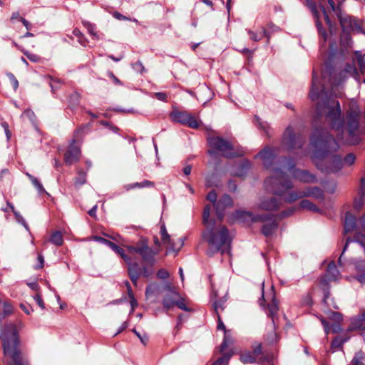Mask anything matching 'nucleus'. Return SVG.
Instances as JSON below:
<instances>
[{
    "label": "nucleus",
    "mask_w": 365,
    "mask_h": 365,
    "mask_svg": "<svg viewBox=\"0 0 365 365\" xmlns=\"http://www.w3.org/2000/svg\"><path fill=\"white\" fill-rule=\"evenodd\" d=\"M276 148L265 147L257 154L267 169L271 170V175L264 181L267 190L274 195L282 196L288 190L292 187V182L288 179L285 170L289 171L293 178L302 182L313 183L317 182V178L305 170L295 168V163L291 158H282L277 162L275 160Z\"/></svg>",
    "instance_id": "nucleus-1"
},
{
    "label": "nucleus",
    "mask_w": 365,
    "mask_h": 365,
    "mask_svg": "<svg viewBox=\"0 0 365 365\" xmlns=\"http://www.w3.org/2000/svg\"><path fill=\"white\" fill-rule=\"evenodd\" d=\"M309 98L312 101L320 100L317 104V116L319 118L324 117L325 120L331 125L333 129L343 133L344 123L341 118L339 102L325 91L324 86L314 68L312 72Z\"/></svg>",
    "instance_id": "nucleus-2"
},
{
    "label": "nucleus",
    "mask_w": 365,
    "mask_h": 365,
    "mask_svg": "<svg viewBox=\"0 0 365 365\" xmlns=\"http://www.w3.org/2000/svg\"><path fill=\"white\" fill-rule=\"evenodd\" d=\"M309 145L312 150L311 158L317 167L322 170L324 169L319 161L331 155L339 148V145L333 135L327 129L319 127L314 128Z\"/></svg>",
    "instance_id": "nucleus-3"
},
{
    "label": "nucleus",
    "mask_w": 365,
    "mask_h": 365,
    "mask_svg": "<svg viewBox=\"0 0 365 365\" xmlns=\"http://www.w3.org/2000/svg\"><path fill=\"white\" fill-rule=\"evenodd\" d=\"M344 227L345 235L353 231H356V233L354 237H348L346 240L342 252L338 260L340 267L344 266L343 263L344 255L351 243H354L355 246L365 252V213L360 217L358 225L356 217L351 212H346L344 217Z\"/></svg>",
    "instance_id": "nucleus-4"
},
{
    "label": "nucleus",
    "mask_w": 365,
    "mask_h": 365,
    "mask_svg": "<svg viewBox=\"0 0 365 365\" xmlns=\"http://www.w3.org/2000/svg\"><path fill=\"white\" fill-rule=\"evenodd\" d=\"M0 339L3 342L4 354L9 358V365H23L19 349L20 340L16 324L10 323L5 325L0 330Z\"/></svg>",
    "instance_id": "nucleus-5"
},
{
    "label": "nucleus",
    "mask_w": 365,
    "mask_h": 365,
    "mask_svg": "<svg viewBox=\"0 0 365 365\" xmlns=\"http://www.w3.org/2000/svg\"><path fill=\"white\" fill-rule=\"evenodd\" d=\"M204 240L208 244L207 255L221 251L222 253L230 248L231 238L226 227L222 225H209L202 232Z\"/></svg>",
    "instance_id": "nucleus-6"
},
{
    "label": "nucleus",
    "mask_w": 365,
    "mask_h": 365,
    "mask_svg": "<svg viewBox=\"0 0 365 365\" xmlns=\"http://www.w3.org/2000/svg\"><path fill=\"white\" fill-rule=\"evenodd\" d=\"M232 218L233 220L239 222H245L249 221L252 222H266L262 228V232L266 237L271 236L274 234L278 227L277 220L270 215H254L252 212L236 210L232 213Z\"/></svg>",
    "instance_id": "nucleus-7"
},
{
    "label": "nucleus",
    "mask_w": 365,
    "mask_h": 365,
    "mask_svg": "<svg viewBox=\"0 0 365 365\" xmlns=\"http://www.w3.org/2000/svg\"><path fill=\"white\" fill-rule=\"evenodd\" d=\"M207 140L209 146L212 148L208 150V154L211 156L215 155V150L221 153L222 156L227 158L243 155L242 151H235L232 144L222 137L209 136Z\"/></svg>",
    "instance_id": "nucleus-8"
},
{
    "label": "nucleus",
    "mask_w": 365,
    "mask_h": 365,
    "mask_svg": "<svg viewBox=\"0 0 365 365\" xmlns=\"http://www.w3.org/2000/svg\"><path fill=\"white\" fill-rule=\"evenodd\" d=\"M306 141L305 137L301 133L296 134L292 126L289 125L285 129L281 139L280 148H277L294 151L301 149Z\"/></svg>",
    "instance_id": "nucleus-9"
},
{
    "label": "nucleus",
    "mask_w": 365,
    "mask_h": 365,
    "mask_svg": "<svg viewBox=\"0 0 365 365\" xmlns=\"http://www.w3.org/2000/svg\"><path fill=\"white\" fill-rule=\"evenodd\" d=\"M347 129L348 138L346 143L351 145H356L359 142L357 131L359 125V114L357 112L351 111L347 114Z\"/></svg>",
    "instance_id": "nucleus-10"
},
{
    "label": "nucleus",
    "mask_w": 365,
    "mask_h": 365,
    "mask_svg": "<svg viewBox=\"0 0 365 365\" xmlns=\"http://www.w3.org/2000/svg\"><path fill=\"white\" fill-rule=\"evenodd\" d=\"M85 128H81L74 133L73 139L71 140L68 149L65 153L64 161L67 165H71L76 163L81 155L80 148L76 145V140L79 139L81 133H83Z\"/></svg>",
    "instance_id": "nucleus-11"
},
{
    "label": "nucleus",
    "mask_w": 365,
    "mask_h": 365,
    "mask_svg": "<svg viewBox=\"0 0 365 365\" xmlns=\"http://www.w3.org/2000/svg\"><path fill=\"white\" fill-rule=\"evenodd\" d=\"M173 121L186 125L192 128H197L200 125L198 120L193 115L187 111L174 110L170 113Z\"/></svg>",
    "instance_id": "nucleus-12"
},
{
    "label": "nucleus",
    "mask_w": 365,
    "mask_h": 365,
    "mask_svg": "<svg viewBox=\"0 0 365 365\" xmlns=\"http://www.w3.org/2000/svg\"><path fill=\"white\" fill-rule=\"evenodd\" d=\"M350 77L354 78L356 81H359V75L354 61L351 63H346L343 69L337 74H334L333 78L334 83L340 84Z\"/></svg>",
    "instance_id": "nucleus-13"
},
{
    "label": "nucleus",
    "mask_w": 365,
    "mask_h": 365,
    "mask_svg": "<svg viewBox=\"0 0 365 365\" xmlns=\"http://www.w3.org/2000/svg\"><path fill=\"white\" fill-rule=\"evenodd\" d=\"M307 4L309 5V7L312 10V12L313 13V14L314 16L315 23H316V26H317V30H318V34H319V36L320 38L322 40V41L320 43V51L322 53H324L327 51V49H326V42L328 40L329 35L325 29L323 28L322 24L319 22V13L317 11L316 5L314 3L311 2V1H308Z\"/></svg>",
    "instance_id": "nucleus-14"
},
{
    "label": "nucleus",
    "mask_w": 365,
    "mask_h": 365,
    "mask_svg": "<svg viewBox=\"0 0 365 365\" xmlns=\"http://www.w3.org/2000/svg\"><path fill=\"white\" fill-rule=\"evenodd\" d=\"M138 251L147 265L153 267L155 264L156 261L155 257L158 254L159 250L150 248L146 240H141V247Z\"/></svg>",
    "instance_id": "nucleus-15"
},
{
    "label": "nucleus",
    "mask_w": 365,
    "mask_h": 365,
    "mask_svg": "<svg viewBox=\"0 0 365 365\" xmlns=\"http://www.w3.org/2000/svg\"><path fill=\"white\" fill-rule=\"evenodd\" d=\"M343 27H349L350 30L365 34V23L359 19L349 17L341 21Z\"/></svg>",
    "instance_id": "nucleus-16"
},
{
    "label": "nucleus",
    "mask_w": 365,
    "mask_h": 365,
    "mask_svg": "<svg viewBox=\"0 0 365 365\" xmlns=\"http://www.w3.org/2000/svg\"><path fill=\"white\" fill-rule=\"evenodd\" d=\"M339 275V272L335 262L332 261L328 264L325 276L321 279V284H327L329 282L336 280Z\"/></svg>",
    "instance_id": "nucleus-17"
},
{
    "label": "nucleus",
    "mask_w": 365,
    "mask_h": 365,
    "mask_svg": "<svg viewBox=\"0 0 365 365\" xmlns=\"http://www.w3.org/2000/svg\"><path fill=\"white\" fill-rule=\"evenodd\" d=\"M232 205V199L227 194L224 195L221 199L216 204V214L217 217L221 220L223 216V210Z\"/></svg>",
    "instance_id": "nucleus-18"
},
{
    "label": "nucleus",
    "mask_w": 365,
    "mask_h": 365,
    "mask_svg": "<svg viewBox=\"0 0 365 365\" xmlns=\"http://www.w3.org/2000/svg\"><path fill=\"white\" fill-rule=\"evenodd\" d=\"M128 265V275L133 284L136 286L138 279L141 274V269L137 262H132L131 259L128 262H125Z\"/></svg>",
    "instance_id": "nucleus-19"
},
{
    "label": "nucleus",
    "mask_w": 365,
    "mask_h": 365,
    "mask_svg": "<svg viewBox=\"0 0 365 365\" xmlns=\"http://www.w3.org/2000/svg\"><path fill=\"white\" fill-rule=\"evenodd\" d=\"M343 160L339 155H332L329 161V165L324 169L327 173H336L343 167Z\"/></svg>",
    "instance_id": "nucleus-20"
},
{
    "label": "nucleus",
    "mask_w": 365,
    "mask_h": 365,
    "mask_svg": "<svg viewBox=\"0 0 365 365\" xmlns=\"http://www.w3.org/2000/svg\"><path fill=\"white\" fill-rule=\"evenodd\" d=\"M166 289L170 291V293L163 298V304L165 308L170 309L175 306V302L180 295L178 292L173 291L169 284L166 286Z\"/></svg>",
    "instance_id": "nucleus-21"
},
{
    "label": "nucleus",
    "mask_w": 365,
    "mask_h": 365,
    "mask_svg": "<svg viewBox=\"0 0 365 365\" xmlns=\"http://www.w3.org/2000/svg\"><path fill=\"white\" fill-rule=\"evenodd\" d=\"M356 274L354 278L361 284H365V261L359 260L354 262Z\"/></svg>",
    "instance_id": "nucleus-22"
},
{
    "label": "nucleus",
    "mask_w": 365,
    "mask_h": 365,
    "mask_svg": "<svg viewBox=\"0 0 365 365\" xmlns=\"http://www.w3.org/2000/svg\"><path fill=\"white\" fill-rule=\"evenodd\" d=\"M365 197V180L361 179L360 187L359 189V197L355 199L354 202V207L356 210L359 211L363 207L364 204Z\"/></svg>",
    "instance_id": "nucleus-23"
},
{
    "label": "nucleus",
    "mask_w": 365,
    "mask_h": 365,
    "mask_svg": "<svg viewBox=\"0 0 365 365\" xmlns=\"http://www.w3.org/2000/svg\"><path fill=\"white\" fill-rule=\"evenodd\" d=\"M279 207V202L275 197L263 200L259 205V208L264 210H276Z\"/></svg>",
    "instance_id": "nucleus-24"
},
{
    "label": "nucleus",
    "mask_w": 365,
    "mask_h": 365,
    "mask_svg": "<svg viewBox=\"0 0 365 365\" xmlns=\"http://www.w3.org/2000/svg\"><path fill=\"white\" fill-rule=\"evenodd\" d=\"M160 235L163 242L167 245L170 250L176 251L178 250V248L177 249L176 247L175 243L173 242L170 236L168 235L165 225H161Z\"/></svg>",
    "instance_id": "nucleus-25"
},
{
    "label": "nucleus",
    "mask_w": 365,
    "mask_h": 365,
    "mask_svg": "<svg viewBox=\"0 0 365 365\" xmlns=\"http://www.w3.org/2000/svg\"><path fill=\"white\" fill-rule=\"evenodd\" d=\"M349 330H365V312L357 317L353 318L351 322Z\"/></svg>",
    "instance_id": "nucleus-26"
},
{
    "label": "nucleus",
    "mask_w": 365,
    "mask_h": 365,
    "mask_svg": "<svg viewBox=\"0 0 365 365\" xmlns=\"http://www.w3.org/2000/svg\"><path fill=\"white\" fill-rule=\"evenodd\" d=\"M303 191L304 197H313L316 199H322L324 197L322 190L317 187H309Z\"/></svg>",
    "instance_id": "nucleus-27"
},
{
    "label": "nucleus",
    "mask_w": 365,
    "mask_h": 365,
    "mask_svg": "<svg viewBox=\"0 0 365 365\" xmlns=\"http://www.w3.org/2000/svg\"><path fill=\"white\" fill-rule=\"evenodd\" d=\"M271 297H272V303L270 304H269V306H268V314L272 319V321L274 322V317L277 314L279 308H278V304L275 299L274 290L273 286H272V287H271Z\"/></svg>",
    "instance_id": "nucleus-28"
},
{
    "label": "nucleus",
    "mask_w": 365,
    "mask_h": 365,
    "mask_svg": "<svg viewBox=\"0 0 365 365\" xmlns=\"http://www.w3.org/2000/svg\"><path fill=\"white\" fill-rule=\"evenodd\" d=\"M25 174L28 177L31 183L35 187V189L36 190V191L38 192V193L39 195L46 194L47 195H48V193L45 190L42 183L37 178L31 175V174H29L28 173H26Z\"/></svg>",
    "instance_id": "nucleus-29"
},
{
    "label": "nucleus",
    "mask_w": 365,
    "mask_h": 365,
    "mask_svg": "<svg viewBox=\"0 0 365 365\" xmlns=\"http://www.w3.org/2000/svg\"><path fill=\"white\" fill-rule=\"evenodd\" d=\"M320 321L324 327L326 334H328L331 330L333 333H338L342 330L340 322L333 323L330 327L329 323L324 318H320Z\"/></svg>",
    "instance_id": "nucleus-30"
},
{
    "label": "nucleus",
    "mask_w": 365,
    "mask_h": 365,
    "mask_svg": "<svg viewBox=\"0 0 365 365\" xmlns=\"http://www.w3.org/2000/svg\"><path fill=\"white\" fill-rule=\"evenodd\" d=\"M217 318H218L217 329L223 330L225 332L224 339L220 346V351L222 352L227 347L230 340H229L227 334V330H226L225 326L223 324L222 321L221 320V318H220L219 314H217Z\"/></svg>",
    "instance_id": "nucleus-31"
},
{
    "label": "nucleus",
    "mask_w": 365,
    "mask_h": 365,
    "mask_svg": "<svg viewBox=\"0 0 365 365\" xmlns=\"http://www.w3.org/2000/svg\"><path fill=\"white\" fill-rule=\"evenodd\" d=\"M247 34L250 36V38L252 41H259L262 38L263 36H267V42H269V36H267V31L265 30L264 28H262V31L259 33H256L250 29H247Z\"/></svg>",
    "instance_id": "nucleus-32"
},
{
    "label": "nucleus",
    "mask_w": 365,
    "mask_h": 365,
    "mask_svg": "<svg viewBox=\"0 0 365 365\" xmlns=\"http://www.w3.org/2000/svg\"><path fill=\"white\" fill-rule=\"evenodd\" d=\"M304 197V191H292L284 196V200L287 202H292L300 198Z\"/></svg>",
    "instance_id": "nucleus-33"
},
{
    "label": "nucleus",
    "mask_w": 365,
    "mask_h": 365,
    "mask_svg": "<svg viewBox=\"0 0 365 365\" xmlns=\"http://www.w3.org/2000/svg\"><path fill=\"white\" fill-rule=\"evenodd\" d=\"M83 24L93 39L99 40L101 38V35L96 31V26L94 24L88 21H83Z\"/></svg>",
    "instance_id": "nucleus-34"
},
{
    "label": "nucleus",
    "mask_w": 365,
    "mask_h": 365,
    "mask_svg": "<svg viewBox=\"0 0 365 365\" xmlns=\"http://www.w3.org/2000/svg\"><path fill=\"white\" fill-rule=\"evenodd\" d=\"M211 210L210 205H207L205 207L202 214V221L205 226V227H207L210 225H213L216 223L215 220H210V212Z\"/></svg>",
    "instance_id": "nucleus-35"
},
{
    "label": "nucleus",
    "mask_w": 365,
    "mask_h": 365,
    "mask_svg": "<svg viewBox=\"0 0 365 365\" xmlns=\"http://www.w3.org/2000/svg\"><path fill=\"white\" fill-rule=\"evenodd\" d=\"M300 207L302 209H306L307 210L314 212H319V209L312 202H310L308 200H302L299 203Z\"/></svg>",
    "instance_id": "nucleus-36"
},
{
    "label": "nucleus",
    "mask_w": 365,
    "mask_h": 365,
    "mask_svg": "<svg viewBox=\"0 0 365 365\" xmlns=\"http://www.w3.org/2000/svg\"><path fill=\"white\" fill-rule=\"evenodd\" d=\"M152 185H153V182H152L151 181L145 180H143L141 182H135V183H133V184L126 185L125 186V188L127 190H129L130 189L143 188V187H148V186H152Z\"/></svg>",
    "instance_id": "nucleus-37"
},
{
    "label": "nucleus",
    "mask_w": 365,
    "mask_h": 365,
    "mask_svg": "<svg viewBox=\"0 0 365 365\" xmlns=\"http://www.w3.org/2000/svg\"><path fill=\"white\" fill-rule=\"evenodd\" d=\"M50 242L57 246L62 245L63 239L61 233L58 231H55L53 232L50 237Z\"/></svg>",
    "instance_id": "nucleus-38"
},
{
    "label": "nucleus",
    "mask_w": 365,
    "mask_h": 365,
    "mask_svg": "<svg viewBox=\"0 0 365 365\" xmlns=\"http://www.w3.org/2000/svg\"><path fill=\"white\" fill-rule=\"evenodd\" d=\"M13 312V306L9 302H4L3 312L0 314V322L5 319L6 317L12 314Z\"/></svg>",
    "instance_id": "nucleus-39"
},
{
    "label": "nucleus",
    "mask_w": 365,
    "mask_h": 365,
    "mask_svg": "<svg viewBox=\"0 0 365 365\" xmlns=\"http://www.w3.org/2000/svg\"><path fill=\"white\" fill-rule=\"evenodd\" d=\"M353 365H365V355L363 352L356 353L352 359Z\"/></svg>",
    "instance_id": "nucleus-40"
},
{
    "label": "nucleus",
    "mask_w": 365,
    "mask_h": 365,
    "mask_svg": "<svg viewBox=\"0 0 365 365\" xmlns=\"http://www.w3.org/2000/svg\"><path fill=\"white\" fill-rule=\"evenodd\" d=\"M346 340V339L342 338L341 336L336 337L331 343V349L334 350L341 349Z\"/></svg>",
    "instance_id": "nucleus-41"
},
{
    "label": "nucleus",
    "mask_w": 365,
    "mask_h": 365,
    "mask_svg": "<svg viewBox=\"0 0 365 365\" xmlns=\"http://www.w3.org/2000/svg\"><path fill=\"white\" fill-rule=\"evenodd\" d=\"M240 360L244 364H250L255 361V357L250 352H245L241 354Z\"/></svg>",
    "instance_id": "nucleus-42"
},
{
    "label": "nucleus",
    "mask_w": 365,
    "mask_h": 365,
    "mask_svg": "<svg viewBox=\"0 0 365 365\" xmlns=\"http://www.w3.org/2000/svg\"><path fill=\"white\" fill-rule=\"evenodd\" d=\"M358 66L361 73H365V61L364 56L359 52H356Z\"/></svg>",
    "instance_id": "nucleus-43"
},
{
    "label": "nucleus",
    "mask_w": 365,
    "mask_h": 365,
    "mask_svg": "<svg viewBox=\"0 0 365 365\" xmlns=\"http://www.w3.org/2000/svg\"><path fill=\"white\" fill-rule=\"evenodd\" d=\"M125 285H126L127 289H128V293L129 298L130 299V305L132 307V309L133 310L134 308L135 307H137V301L135 299L134 295H133V294L132 292V289H131V287H130V283L128 282H125Z\"/></svg>",
    "instance_id": "nucleus-44"
},
{
    "label": "nucleus",
    "mask_w": 365,
    "mask_h": 365,
    "mask_svg": "<svg viewBox=\"0 0 365 365\" xmlns=\"http://www.w3.org/2000/svg\"><path fill=\"white\" fill-rule=\"evenodd\" d=\"M230 357V354H225L214 362L212 365H228Z\"/></svg>",
    "instance_id": "nucleus-45"
},
{
    "label": "nucleus",
    "mask_w": 365,
    "mask_h": 365,
    "mask_svg": "<svg viewBox=\"0 0 365 365\" xmlns=\"http://www.w3.org/2000/svg\"><path fill=\"white\" fill-rule=\"evenodd\" d=\"M328 317L334 323L341 322L343 319L342 314H340L339 312H330L329 313Z\"/></svg>",
    "instance_id": "nucleus-46"
},
{
    "label": "nucleus",
    "mask_w": 365,
    "mask_h": 365,
    "mask_svg": "<svg viewBox=\"0 0 365 365\" xmlns=\"http://www.w3.org/2000/svg\"><path fill=\"white\" fill-rule=\"evenodd\" d=\"M356 156L354 153L347 154L343 160V165L350 166L354 163Z\"/></svg>",
    "instance_id": "nucleus-47"
},
{
    "label": "nucleus",
    "mask_w": 365,
    "mask_h": 365,
    "mask_svg": "<svg viewBox=\"0 0 365 365\" xmlns=\"http://www.w3.org/2000/svg\"><path fill=\"white\" fill-rule=\"evenodd\" d=\"M175 306H177L179 309H180L182 310H184V311H186V312H189L190 310L187 307V304L185 303V299L183 298H182V297H180V296H179V298L176 301Z\"/></svg>",
    "instance_id": "nucleus-48"
},
{
    "label": "nucleus",
    "mask_w": 365,
    "mask_h": 365,
    "mask_svg": "<svg viewBox=\"0 0 365 365\" xmlns=\"http://www.w3.org/2000/svg\"><path fill=\"white\" fill-rule=\"evenodd\" d=\"M114 252L120 255L125 262H128L130 260V257L127 255H125V251L123 248L120 247L119 246H117V247L115 249Z\"/></svg>",
    "instance_id": "nucleus-49"
},
{
    "label": "nucleus",
    "mask_w": 365,
    "mask_h": 365,
    "mask_svg": "<svg viewBox=\"0 0 365 365\" xmlns=\"http://www.w3.org/2000/svg\"><path fill=\"white\" fill-rule=\"evenodd\" d=\"M24 115L26 116V118L30 120L31 124L36 128V116L34 115V113L31 110H27L24 111Z\"/></svg>",
    "instance_id": "nucleus-50"
},
{
    "label": "nucleus",
    "mask_w": 365,
    "mask_h": 365,
    "mask_svg": "<svg viewBox=\"0 0 365 365\" xmlns=\"http://www.w3.org/2000/svg\"><path fill=\"white\" fill-rule=\"evenodd\" d=\"M252 351L255 356H257L260 355L262 353V344L257 341H255L253 343L252 346Z\"/></svg>",
    "instance_id": "nucleus-51"
},
{
    "label": "nucleus",
    "mask_w": 365,
    "mask_h": 365,
    "mask_svg": "<svg viewBox=\"0 0 365 365\" xmlns=\"http://www.w3.org/2000/svg\"><path fill=\"white\" fill-rule=\"evenodd\" d=\"M328 3L330 6V7L331 8L332 11L336 14L339 16L340 11H341V1L339 2L338 3V6H336L335 5V3H334V0H328Z\"/></svg>",
    "instance_id": "nucleus-52"
},
{
    "label": "nucleus",
    "mask_w": 365,
    "mask_h": 365,
    "mask_svg": "<svg viewBox=\"0 0 365 365\" xmlns=\"http://www.w3.org/2000/svg\"><path fill=\"white\" fill-rule=\"evenodd\" d=\"M10 21L13 24L17 22H23V17L20 15L19 12H14L11 16Z\"/></svg>",
    "instance_id": "nucleus-53"
},
{
    "label": "nucleus",
    "mask_w": 365,
    "mask_h": 365,
    "mask_svg": "<svg viewBox=\"0 0 365 365\" xmlns=\"http://www.w3.org/2000/svg\"><path fill=\"white\" fill-rule=\"evenodd\" d=\"M6 76H8L14 89L16 91L19 87V81L11 73H7Z\"/></svg>",
    "instance_id": "nucleus-54"
},
{
    "label": "nucleus",
    "mask_w": 365,
    "mask_h": 365,
    "mask_svg": "<svg viewBox=\"0 0 365 365\" xmlns=\"http://www.w3.org/2000/svg\"><path fill=\"white\" fill-rule=\"evenodd\" d=\"M129 252L133 253L135 252L138 254V249L141 247V240L138 242L135 245H129L126 247Z\"/></svg>",
    "instance_id": "nucleus-55"
},
{
    "label": "nucleus",
    "mask_w": 365,
    "mask_h": 365,
    "mask_svg": "<svg viewBox=\"0 0 365 365\" xmlns=\"http://www.w3.org/2000/svg\"><path fill=\"white\" fill-rule=\"evenodd\" d=\"M207 199L208 200H210V202H212L214 204V205L216 207V204H217V193L215 192V190H212V191H210L207 194Z\"/></svg>",
    "instance_id": "nucleus-56"
},
{
    "label": "nucleus",
    "mask_w": 365,
    "mask_h": 365,
    "mask_svg": "<svg viewBox=\"0 0 365 365\" xmlns=\"http://www.w3.org/2000/svg\"><path fill=\"white\" fill-rule=\"evenodd\" d=\"M91 240H94L96 242H100V243H102V244H104L106 245H108V243H109V240L102 237H100V236H98V235H93L92 236L91 238H90Z\"/></svg>",
    "instance_id": "nucleus-57"
},
{
    "label": "nucleus",
    "mask_w": 365,
    "mask_h": 365,
    "mask_svg": "<svg viewBox=\"0 0 365 365\" xmlns=\"http://www.w3.org/2000/svg\"><path fill=\"white\" fill-rule=\"evenodd\" d=\"M132 67L136 72L142 73L144 71V66H143V63L139 61L133 63L132 64Z\"/></svg>",
    "instance_id": "nucleus-58"
},
{
    "label": "nucleus",
    "mask_w": 365,
    "mask_h": 365,
    "mask_svg": "<svg viewBox=\"0 0 365 365\" xmlns=\"http://www.w3.org/2000/svg\"><path fill=\"white\" fill-rule=\"evenodd\" d=\"M133 331L135 334V335L139 338L142 344L145 345L148 341V337L146 334L141 335L138 331H137L135 329H133Z\"/></svg>",
    "instance_id": "nucleus-59"
},
{
    "label": "nucleus",
    "mask_w": 365,
    "mask_h": 365,
    "mask_svg": "<svg viewBox=\"0 0 365 365\" xmlns=\"http://www.w3.org/2000/svg\"><path fill=\"white\" fill-rule=\"evenodd\" d=\"M34 299L36 302V303L38 304V305L41 308V309H44L45 308V306H44V303H43V301L41 299V295L39 294V293H36L34 296Z\"/></svg>",
    "instance_id": "nucleus-60"
},
{
    "label": "nucleus",
    "mask_w": 365,
    "mask_h": 365,
    "mask_svg": "<svg viewBox=\"0 0 365 365\" xmlns=\"http://www.w3.org/2000/svg\"><path fill=\"white\" fill-rule=\"evenodd\" d=\"M257 123L259 128L264 130V132L268 134V128L269 125L267 123L261 122L259 118H256Z\"/></svg>",
    "instance_id": "nucleus-61"
},
{
    "label": "nucleus",
    "mask_w": 365,
    "mask_h": 365,
    "mask_svg": "<svg viewBox=\"0 0 365 365\" xmlns=\"http://www.w3.org/2000/svg\"><path fill=\"white\" fill-rule=\"evenodd\" d=\"M157 277L160 279H164L169 277V273L166 269H160L157 273Z\"/></svg>",
    "instance_id": "nucleus-62"
},
{
    "label": "nucleus",
    "mask_w": 365,
    "mask_h": 365,
    "mask_svg": "<svg viewBox=\"0 0 365 365\" xmlns=\"http://www.w3.org/2000/svg\"><path fill=\"white\" fill-rule=\"evenodd\" d=\"M86 182V175L84 173H79V176L76 180V185H81Z\"/></svg>",
    "instance_id": "nucleus-63"
},
{
    "label": "nucleus",
    "mask_w": 365,
    "mask_h": 365,
    "mask_svg": "<svg viewBox=\"0 0 365 365\" xmlns=\"http://www.w3.org/2000/svg\"><path fill=\"white\" fill-rule=\"evenodd\" d=\"M153 271L152 269H149L148 267H144L141 269V274L145 277H148L153 274Z\"/></svg>",
    "instance_id": "nucleus-64"
}]
</instances>
